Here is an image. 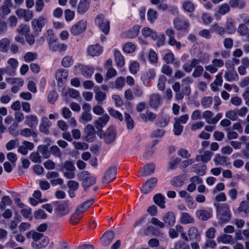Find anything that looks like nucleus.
<instances>
[{"mask_svg": "<svg viewBox=\"0 0 249 249\" xmlns=\"http://www.w3.org/2000/svg\"><path fill=\"white\" fill-rule=\"evenodd\" d=\"M216 209V216L221 223H226L231 219V214L229 205L227 203L214 204Z\"/></svg>", "mask_w": 249, "mask_h": 249, "instance_id": "nucleus-1", "label": "nucleus"}, {"mask_svg": "<svg viewBox=\"0 0 249 249\" xmlns=\"http://www.w3.org/2000/svg\"><path fill=\"white\" fill-rule=\"evenodd\" d=\"M95 22L99 29L105 34H107L109 31V22L106 19L105 16L100 14L95 18Z\"/></svg>", "mask_w": 249, "mask_h": 249, "instance_id": "nucleus-2", "label": "nucleus"}, {"mask_svg": "<svg viewBox=\"0 0 249 249\" xmlns=\"http://www.w3.org/2000/svg\"><path fill=\"white\" fill-rule=\"evenodd\" d=\"M75 169L74 163L71 161L67 160L64 162L61 171L65 178L68 179H72L75 176L74 172Z\"/></svg>", "mask_w": 249, "mask_h": 249, "instance_id": "nucleus-3", "label": "nucleus"}, {"mask_svg": "<svg viewBox=\"0 0 249 249\" xmlns=\"http://www.w3.org/2000/svg\"><path fill=\"white\" fill-rule=\"evenodd\" d=\"M47 18L40 16L37 18H34L31 22L32 28L36 36H38L42 31V28L47 22Z\"/></svg>", "mask_w": 249, "mask_h": 249, "instance_id": "nucleus-4", "label": "nucleus"}, {"mask_svg": "<svg viewBox=\"0 0 249 249\" xmlns=\"http://www.w3.org/2000/svg\"><path fill=\"white\" fill-rule=\"evenodd\" d=\"M101 138H104L105 142L110 144L113 142L116 138V130L114 126H110L107 130L106 133L100 135Z\"/></svg>", "mask_w": 249, "mask_h": 249, "instance_id": "nucleus-5", "label": "nucleus"}, {"mask_svg": "<svg viewBox=\"0 0 249 249\" xmlns=\"http://www.w3.org/2000/svg\"><path fill=\"white\" fill-rule=\"evenodd\" d=\"M213 115V113L211 111L206 110L203 113L202 118L205 120L207 124H215L221 119L222 114L221 113H218L213 118L211 119Z\"/></svg>", "mask_w": 249, "mask_h": 249, "instance_id": "nucleus-6", "label": "nucleus"}, {"mask_svg": "<svg viewBox=\"0 0 249 249\" xmlns=\"http://www.w3.org/2000/svg\"><path fill=\"white\" fill-rule=\"evenodd\" d=\"M87 22L85 20H80L74 25L71 28V33L73 36H77L81 34L86 29Z\"/></svg>", "mask_w": 249, "mask_h": 249, "instance_id": "nucleus-7", "label": "nucleus"}, {"mask_svg": "<svg viewBox=\"0 0 249 249\" xmlns=\"http://www.w3.org/2000/svg\"><path fill=\"white\" fill-rule=\"evenodd\" d=\"M70 211L69 204L66 201L59 204L55 209V212L58 216H63L67 215L69 213Z\"/></svg>", "mask_w": 249, "mask_h": 249, "instance_id": "nucleus-8", "label": "nucleus"}, {"mask_svg": "<svg viewBox=\"0 0 249 249\" xmlns=\"http://www.w3.org/2000/svg\"><path fill=\"white\" fill-rule=\"evenodd\" d=\"M116 174L117 168L116 167H111L108 168L103 178V183L105 184L109 183L116 178Z\"/></svg>", "mask_w": 249, "mask_h": 249, "instance_id": "nucleus-9", "label": "nucleus"}, {"mask_svg": "<svg viewBox=\"0 0 249 249\" xmlns=\"http://www.w3.org/2000/svg\"><path fill=\"white\" fill-rule=\"evenodd\" d=\"M16 14L19 18H23L26 22L30 21L33 17V13L32 11L21 8L17 9Z\"/></svg>", "mask_w": 249, "mask_h": 249, "instance_id": "nucleus-10", "label": "nucleus"}, {"mask_svg": "<svg viewBox=\"0 0 249 249\" xmlns=\"http://www.w3.org/2000/svg\"><path fill=\"white\" fill-rule=\"evenodd\" d=\"M84 139L88 142H92L96 137L94 128L90 124H88L84 128Z\"/></svg>", "mask_w": 249, "mask_h": 249, "instance_id": "nucleus-11", "label": "nucleus"}, {"mask_svg": "<svg viewBox=\"0 0 249 249\" xmlns=\"http://www.w3.org/2000/svg\"><path fill=\"white\" fill-rule=\"evenodd\" d=\"M187 235L190 241L196 242L200 241V233L198 230L195 227H191L187 231Z\"/></svg>", "mask_w": 249, "mask_h": 249, "instance_id": "nucleus-12", "label": "nucleus"}, {"mask_svg": "<svg viewBox=\"0 0 249 249\" xmlns=\"http://www.w3.org/2000/svg\"><path fill=\"white\" fill-rule=\"evenodd\" d=\"M162 99L161 96L156 93H153L149 96V106L154 109H157L161 104Z\"/></svg>", "mask_w": 249, "mask_h": 249, "instance_id": "nucleus-13", "label": "nucleus"}, {"mask_svg": "<svg viewBox=\"0 0 249 249\" xmlns=\"http://www.w3.org/2000/svg\"><path fill=\"white\" fill-rule=\"evenodd\" d=\"M109 120V117L106 114L99 117L96 120L94 123V124L97 129L101 130L103 127L107 125Z\"/></svg>", "mask_w": 249, "mask_h": 249, "instance_id": "nucleus-14", "label": "nucleus"}, {"mask_svg": "<svg viewBox=\"0 0 249 249\" xmlns=\"http://www.w3.org/2000/svg\"><path fill=\"white\" fill-rule=\"evenodd\" d=\"M94 199L92 198L80 204L77 208L75 213L78 215L85 212L94 203Z\"/></svg>", "mask_w": 249, "mask_h": 249, "instance_id": "nucleus-15", "label": "nucleus"}, {"mask_svg": "<svg viewBox=\"0 0 249 249\" xmlns=\"http://www.w3.org/2000/svg\"><path fill=\"white\" fill-rule=\"evenodd\" d=\"M68 76V71L66 70L61 69L57 70L55 73V76L58 85L63 84L66 82Z\"/></svg>", "mask_w": 249, "mask_h": 249, "instance_id": "nucleus-16", "label": "nucleus"}, {"mask_svg": "<svg viewBox=\"0 0 249 249\" xmlns=\"http://www.w3.org/2000/svg\"><path fill=\"white\" fill-rule=\"evenodd\" d=\"M50 243V239L48 237L44 236L41 238V241L37 242H32L31 244L32 247L35 249H40L47 247Z\"/></svg>", "mask_w": 249, "mask_h": 249, "instance_id": "nucleus-17", "label": "nucleus"}, {"mask_svg": "<svg viewBox=\"0 0 249 249\" xmlns=\"http://www.w3.org/2000/svg\"><path fill=\"white\" fill-rule=\"evenodd\" d=\"M162 220L165 224H167L169 226H173L176 222L175 213L172 212L166 213L163 216Z\"/></svg>", "mask_w": 249, "mask_h": 249, "instance_id": "nucleus-18", "label": "nucleus"}, {"mask_svg": "<svg viewBox=\"0 0 249 249\" xmlns=\"http://www.w3.org/2000/svg\"><path fill=\"white\" fill-rule=\"evenodd\" d=\"M175 28L178 30H183L187 29L189 27V23L188 21L176 18L173 21Z\"/></svg>", "mask_w": 249, "mask_h": 249, "instance_id": "nucleus-19", "label": "nucleus"}, {"mask_svg": "<svg viewBox=\"0 0 249 249\" xmlns=\"http://www.w3.org/2000/svg\"><path fill=\"white\" fill-rule=\"evenodd\" d=\"M157 182L156 178H152L147 180L142 186V191L144 194H147L151 191V189L154 187Z\"/></svg>", "mask_w": 249, "mask_h": 249, "instance_id": "nucleus-20", "label": "nucleus"}, {"mask_svg": "<svg viewBox=\"0 0 249 249\" xmlns=\"http://www.w3.org/2000/svg\"><path fill=\"white\" fill-rule=\"evenodd\" d=\"M114 237V233L112 231L105 232L101 238L102 244L104 246L109 245Z\"/></svg>", "mask_w": 249, "mask_h": 249, "instance_id": "nucleus-21", "label": "nucleus"}, {"mask_svg": "<svg viewBox=\"0 0 249 249\" xmlns=\"http://www.w3.org/2000/svg\"><path fill=\"white\" fill-rule=\"evenodd\" d=\"M102 47L97 44L90 45L88 49V54L92 56H98L102 53Z\"/></svg>", "mask_w": 249, "mask_h": 249, "instance_id": "nucleus-22", "label": "nucleus"}, {"mask_svg": "<svg viewBox=\"0 0 249 249\" xmlns=\"http://www.w3.org/2000/svg\"><path fill=\"white\" fill-rule=\"evenodd\" d=\"M196 216L202 221H206L210 218L212 216V213L205 210H198L196 212Z\"/></svg>", "mask_w": 249, "mask_h": 249, "instance_id": "nucleus-23", "label": "nucleus"}, {"mask_svg": "<svg viewBox=\"0 0 249 249\" xmlns=\"http://www.w3.org/2000/svg\"><path fill=\"white\" fill-rule=\"evenodd\" d=\"M25 123L30 127H35L38 124V119L36 116L33 115H28L25 117Z\"/></svg>", "mask_w": 249, "mask_h": 249, "instance_id": "nucleus-24", "label": "nucleus"}, {"mask_svg": "<svg viewBox=\"0 0 249 249\" xmlns=\"http://www.w3.org/2000/svg\"><path fill=\"white\" fill-rule=\"evenodd\" d=\"M155 165L153 163H149L143 167L141 170L142 176H148L154 173Z\"/></svg>", "mask_w": 249, "mask_h": 249, "instance_id": "nucleus-25", "label": "nucleus"}, {"mask_svg": "<svg viewBox=\"0 0 249 249\" xmlns=\"http://www.w3.org/2000/svg\"><path fill=\"white\" fill-rule=\"evenodd\" d=\"M89 0H81L77 8V11L80 14H83L89 9Z\"/></svg>", "mask_w": 249, "mask_h": 249, "instance_id": "nucleus-26", "label": "nucleus"}, {"mask_svg": "<svg viewBox=\"0 0 249 249\" xmlns=\"http://www.w3.org/2000/svg\"><path fill=\"white\" fill-rule=\"evenodd\" d=\"M199 60L196 58H193L191 61V63H185L183 66V70L186 72H190L192 69L194 67H195V65H198L199 64Z\"/></svg>", "mask_w": 249, "mask_h": 249, "instance_id": "nucleus-27", "label": "nucleus"}, {"mask_svg": "<svg viewBox=\"0 0 249 249\" xmlns=\"http://www.w3.org/2000/svg\"><path fill=\"white\" fill-rule=\"evenodd\" d=\"M12 3L10 0H5L3 5L0 7V11L4 16L7 15L11 11L10 7H11Z\"/></svg>", "mask_w": 249, "mask_h": 249, "instance_id": "nucleus-28", "label": "nucleus"}, {"mask_svg": "<svg viewBox=\"0 0 249 249\" xmlns=\"http://www.w3.org/2000/svg\"><path fill=\"white\" fill-rule=\"evenodd\" d=\"M10 44V41L8 38H3L0 40V51L2 53H7L9 46Z\"/></svg>", "mask_w": 249, "mask_h": 249, "instance_id": "nucleus-29", "label": "nucleus"}, {"mask_svg": "<svg viewBox=\"0 0 249 249\" xmlns=\"http://www.w3.org/2000/svg\"><path fill=\"white\" fill-rule=\"evenodd\" d=\"M164 199V196L161 194H156L153 197L154 202L161 208H165Z\"/></svg>", "mask_w": 249, "mask_h": 249, "instance_id": "nucleus-30", "label": "nucleus"}, {"mask_svg": "<svg viewBox=\"0 0 249 249\" xmlns=\"http://www.w3.org/2000/svg\"><path fill=\"white\" fill-rule=\"evenodd\" d=\"M114 57L116 65L119 67H122L124 64V59L119 51H115Z\"/></svg>", "mask_w": 249, "mask_h": 249, "instance_id": "nucleus-31", "label": "nucleus"}, {"mask_svg": "<svg viewBox=\"0 0 249 249\" xmlns=\"http://www.w3.org/2000/svg\"><path fill=\"white\" fill-rule=\"evenodd\" d=\"M80 70L82 75L87 78L90 77L94 72L93 68L87 66H82Z\"/></svg>", "mask_w": 249, "mask_h": 249, "instance_id": "nucleus-32", "label": "nucleus"}, {"mask_svg": "<svg viewBox=\"0 0 249 249\" xmlns=\"http://www.w3.org/2000/svg\"><path fill=\"white\" fill-rule=\"evenodd\" d=\"M180 220L182 223L185 224L193 223L195 221L193 217H192L188 213L185 212L181 213Z\"/></svg>", "mask_w": 249, "mask_h": 249, "instance_id": "nucleus-33", "label": "nucleus"}, {"mask_svg": "<svg viewBox=\"0 0 249 249\" xmlns=\"http://www.w3.org/2000/svg\"><path fill=\"white\" fill-rule=\"evenodd\" d=\"M226 30L229 34H233L236 31L233 20L231 18H228L225 24Z\"/></svg>", "mask_w": 249, "mask_h": 249, "instance_id": "nucleus-34", "label": "nucleus"}, {"mask_svg": "<svg viewBox=\"0 0 249 249\" xmlns=\"http://www.w3.org/2000/svg\"><path fill=\"white\" fill-rule=\"evenodd\" d=\"M184 178L182 176H178L173 178L171 184L176 187H180L184 184Z\"/></svg>", "mask_w": 249, "mask_h": 249, "instance_id": "nucleus-35", "label": "nucleus"}, {"mask_svg": "<svg viewBox=\"0 0 249 249\" xmlns=\"http://www.w3.org/2000/svg\"><path fill=\"white\" fill-rule=\"evenodd\" d=\"M96 183V179L93 177H89L88 178L82 182V186L85 191H87L88 189L91 186Z\"/></svg>", "mask_w": 249, "mask_h": 249, "instance_id": "nucleus-36", "label": "nucleus"}, {"mask_svg": "<svg viewBox=\"0 0 249 249\" xmlns=\"http://www.w3.org/2000/svg\"><path fill=\"white\" fill-rule=\"evenodd\" d=\"M233 240L232 237L229 234L220 235L217 238V241L218 243H223L224 244H229L232 242Z\"/></svg>", "mask_w": 249, "mask_h": 249, "instance_id": "nucleus-37", "label": "nucleus"}, {"mask_svg": "<svg viewBox=\"0 0 249 249\" xmlns=\"http://www.w3.org/2000/svg\"><path fill=\"white\" fill-rule=\"evenodd\" d=\"M12 201L9 196H5L1 198L0 202V208L3 211L6 209V206H10L12 204Z\"/></svg>", "mask_w": 249, "mask_h": 249, "instance_id": "nucleus-38", "label": "nucleus"}, {"mask_svg": "<svg viewBox=\"0 0 249 249\" xmlns=\"http://www.w3.org/2000/svg\"><path fill=\"white\" fill-rule=\"evenodd\" d=\"M49 144L46 145H41L38 146V150L42 155L43 157L47 159L50 156V152L48 151Z\"/></svg>", "mask_w": 249, "mask_h": 249, "instance_id": "nucleus-39", "label": "nucleus"}, {"mask_svg": "<svg viewBox=\"0 0 249 249\" xmlns=\"http://www.w3.org/2000/svg\"><path fill=\"white\" fill-rule=\"evenodd\" d=\"M92 119V117L90 112H82L79 118V122L83 124H86Z\"/></svg>", "mask_w": 249, "mask_h": 249, "instance_id": "nucleus-40", "label": "nucleus"}, {"mask_svg": "<svg viewBox=\"0 0 249 249\" xmlns=\"http://www.w3.org/2000/svg\"><path fill=\"white\" fill-rule=\"evenodd\" d=\"M212 155V152L209 151H206L203 155L197 156L196 158V160L198 161L201 160L204 162H207L211 160Z\"/></svg>", "mask_w": 249, "mask_h": 249, "instance_id": "nucleus-41", "label": "nucleus"}, {"mask_svg": "<svg viewBox=\"0 0 249 249\" xmlns=\"http://www.w3.org/2000/svg\"><path fill=\"white\" fill-rule=\"evenodd\" d=\"M182 8L188 13H192L195 10V5L192 1L186 0L182 3Z\"/></svg>", "mask_w": 249, "mask_h": 249, "instance_id": "nucleus-42", "label": "nucleus"}, {"mask_svg": "<svg viewBox=\"0 0 249 249\" xmlns=\"http://www.w3.org/2000/svg\"><path fill=\"white\" fill-rule=\"evenodd\" d=\"M142 34L144 36H151L153 39H155L157 37L156 33L148 27L144 28L142 30Z\"/></svg>", "mask_w": 249, "mask_h": 249, "instance_id": "nucleus-43", "label": "nucleus"}, {"mask_svg": "<svg viewBox=\"0 0 249 249\" xmlns=\"http://www.w3.org/2000/svg\"><path fill=\"white\" fill-rule=\"evenodd\" d=\"M228 160L227 157L217 155L213 160L216 165H225Z\"/></svg>", "mask_w": 249, "mask_h": 249, "instance_id": "nucleus-44", "label": "nucleus"}, {"mask_svg": "<svg viewBox=\"0 0 249 249\" xmlns=\"http://www.w3.org/2000/svg\"><path fill=\"white\" fill-rule=\"evenodd\" d=\"M194 70L192 73V76L194 78H197L202 75L204 71L203 68L202 66L198 65H195V67H194Z\"/></svg>", "mask_w": 249, "mask_h": 249, "instance_id": "nucleus-45", "label": "nucleus"}, {"mask_svg": "<svg viewBox=\"0 0 249 249\" xmlns=\"http://www.w3.org/2000/svg\"><path fill=\"white\" fill-rule=\"evenodd\" d=\"M229 4L232 8H243L245 6V2L243 0H231Z\"/></svg>", "mask_w": 249, "mask_h": 249, "instance_id": "nucleus-46", "label": "nucleus"}, {"mask_svg": "<svg viewBox=\"0 0 249 249\" xmlns=\"http://www.w3.org/2000/svg\"><path fill=\"white\" fill-rule=\"evenodd\" d=\"M124 120L127 129H132L134 127V122L129 114L127 113H124Z\"/></svg>", "mask_w": 249, "mask_h": 249, "instance_id": "nucleus-47", "label": "nucleus"}, {"mask_svg": "<svg viewBox=\"0 0 249 249\" xmlns=\"http://www.w3.org/2000/svg\"><path fill=\"white\" fill-rule=\"evenodd\" d=\"M106 98V94L105 93L98 91L95 92V99L98 102V105H102L103 102Z\"/></svg>", "mask_w": 249, "mask_h": 249, "instance_id": "nucleus-48", "label": "nucleus"}, {"mask_svg": "<svg viewBox=\"0 0 249 249\" xmlns=\"http://www.w3.org/2000/svg\"><path fill=\"white\" fill-rule=\"evenodd\" d=\"M212 31L215 32L220 36H222L225 33V29L221 26H219L216 23L211 25Z\"/></svg>", "mask_w": 249, "mask_h": 249, "instance_id": "nucleus-49", "label": "nucleus"}, {"mask_svg": "<svg viewBox=\"0 0 249 249\" xmlns=\"http://www.w3.org/2000/svg\"><path fill=\"white\" fill-rule=\"evenodd\" d=\"M73 62V59L71 56H66L62 59L61 64L63 67L68 68L72 65Z\"/></svg>", "mask_w": 249, "mask_h": 249, "instance_id": "nucleus-50", "label": "nucleus"}, {"mask_svg": "<svg viewBox=\"0 0 249 249\" xmlns=\"http://www.w3.org/2000/svg\"><path fill=\"white\" fill-rule=\"evenodd\" d=\"M17 31L18 33L25 36L30 32V28L27 25L21 24L18 27Z\"/></svg>", "mask_w": 249, "mask_h": 249, "instance_id": "nucleus-51", "label": "nucleus"}, {"mask_svg": "<svg viewBox=\"0 0 249 249\" xmlns=\"http://www.w3.org/2000/svg\"><path fill=\"white\" fill-rule=\"evenodd\" d=\"M140 27L139 25H135L132 29L129 30L127 33L128 37L134 38L138 35Z\"/></svg>", "mask_w": 249, "mask_h": 249, "instance_id": "nucleus-52", "label": "nucleus"}, {"mask_svg": "<svg viewBox=\"0 0 249 249\" xmlns=\"http://www.w3.org/2000/svg\"><path fill=\"white\" fill-rule=\"evenodd\" d=\"M37 57V54L36 53L28 52L25 54L24 59L25 62H30L36 59Z\"/></svg>", "mask_w": 249, "mask_h": 249, "instance_id": "nucleus-53", "label": "nucleus"}, {"mask_svg": "<svg viewBox=\"0 0 249 249\" xmlns=\"http://www.w3.org/2000/svg\"><path fill=\"white\" fill-rule=\"evenodd\" d=\"M157 12L152 9H149L147 12V18L151 23H153L157 18Z\"/></svg>", "mask_w": 249, "mask_h": 249, "instance_id": "nucleus-54", "label": "nucleus"}, {"mask_svg": "<svg viewBox=\"0 0 249 249\" xmlns=\"http://www.w3.org/2000/svg\"><path fill=\"white\" fill-rule=\"evenodd\" d=\"M108 111L109 114L112 117L115 118L116 119H118L120 121H122L123 120V115L119 111L115 110L113 108H109Z\"/></svg>", "mask_w": 249, "mask_h": 249, "instance_id": "nucleus-55", "label": "nucleus"}, {"mask_svg": "<svg viewBox=\"0 0 249 249\" xmlns=\"http://www.w3.org/2000/svg\"><path fill=\"white\" fill-rule=\"evenodd\" d=\"M224 77L227 81L230 82L234 80L236 77H237V74L234 71H228L225 73Z\"/></svg>", "mask_w": 249, "mask_h": 249, "instance_id": "nucleus-56", "label": "nucleus"}, {"mask_svg": "<svg viewBox=\"0 0 249 249\" xmlns=\"http://www.w3.org/2000/svg\"><path fill=\"white\" fill-rule=\"evenodd\" d=\"M74 147L77 150H86L88 148V145L84 142L73 141L72 142Z\"/></svg>", "mask_w": 249, "mask_h": 249, "instance_id": "nucleus-57", "label": "nucleus"}, {"mask_svg": "<svg viewBox=\"0 0 249 249\" xmlns=\"http://www.w3.org/2000/svg\"><path fill=\"white\" fill-rule=\"evenodd\" d=\"M237 32L241 36H244L248 33L249 28L244 23H241L239 25Z\"/></svg>", "mask_w": 249, "mask_h": 249, "instance_id": "nucleus-58", "label": "nucleus"}, {"mask_svg": "<svg viewBox=\"0 0 249 249\" xmlns=\"http://www.w3.org/2000/svg\"><path fill=\"white\" fill-rule=\"evenodd\" d=\"M175 249H190L189 244L182 241H178L175 245Z\"/></svg>", "mask_w": 249, "mask_h": 249, "instance_id": "nucleus-59", "label": "nucleus"}, {"mask_svg": "<svg viewBox=\"0 0 249 249\" xmlns=\"http://www.w3.org/2000/svg\"><path fill=\"white\" fill-rule=\"evenodd\" d=\"M183 126L179 124L178 122H175L174 124L173 131L176 136H179L182 132Z\"/></svg>", "mask_w": 249, "mask_h": 249, "instance_id": "nucleus-60", "label": "nucleus"}, {"mask_svg": "<svg viewBox=\"0 0 249 249\" xmlns=\"http://www.w3.org/2000/svg\"><path fill=\"white\" fill-rule=\"evenodd\" d=\"M30 159L32 161L35 163H40L41 162V157L37 152H32L30 156Z\"/></svg>", "mask_w": 249, "mask_h": 249, "instance_id": "nucleus-61", "label": "nucleus"}, {"mask_svg": "<svg viewBox=\"0 0 249 249\" xmlns=\"http://www.w3.org/2000/svg\"><path fill=\"white\" fill-rule=\"evenodd\" d=\"M230 7L227 3L222 4L219 8L218 13L221 15H225L229 12Z\"/></svg>", "mask_w": 249, "mask_h": 249, "instance_id": "nucleus-62", "label": "nucleus"}, {"mask_svg": "<svg viewBox=\"0 0 249 249\" xmlns=\"http://www.w3.org/2000/svg\"><path fill=\"white\" fill-rule=\"evenodd\" d=\"M135 50V45L130 42L125 43L123 47L124 51L127 53H133Z\"/></svg>", "mask_w": 249, "mask_h": 249, "instance_id": "nucleus-63", "label": "nucleus"}, {"mask_svg": "<svg viewBox=\"0 0 249 249\" xmlns=\"http://www.w3.org/2000/svg\"><path fill=\"white\" fill-rule=\"evenodd\" d=\"M213 102V99L211 97H205L203 98V99L202 100L201 103L202 105L205 107V108H208L209 107Z\"/></svg>", "mask_w": 249, "mask_h": 249, "instance_id": "nucleus-64", "label": "nucleus"}]
</instances>
